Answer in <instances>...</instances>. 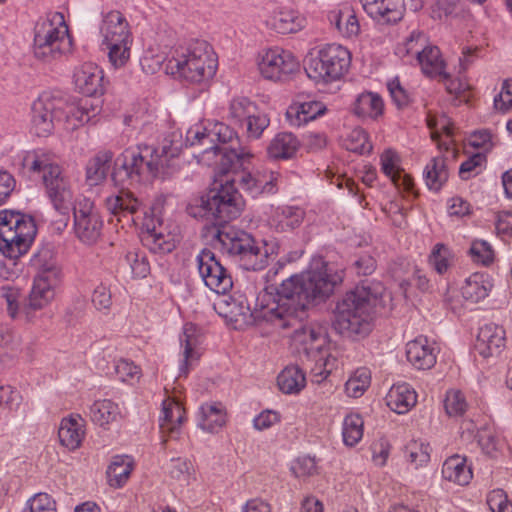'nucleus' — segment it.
<instances>
[{
	"label": "nucleus",
	"instance_id": "1",
	"mask_svg": "<svg viewBox=\"0 0 512 512\" xmlns=\"http://www.w3.org/2000/svg\"><path fill=\"white\" fill-rule=\"evenodd\" d=\"M341 282L342 276L323 258H314L307 271L283 280L275 292L260 293L253 310L243 301H233L229 304L230 313L236 319L250 315L256 322L265 321L280 329L293 328V341L303 347L302 365L310 371L312 381L320 383L330 374L335 359L330 358L323 329L304 325L302 321L308 306L326 301Z\"/></svg>",
	"mask_w": 512,
	"mask_h": 512
},
{
	"label": "nucleus",
	"instance_id": "2",
	"mask_svg": "<svg viewBox=\"0 0 512 512\" xmlns=\"http://www.w3.org/2000/svg\"><path fill=\"white\" fill-rule=\"evenodd\" d=\"M182 135L171 132L163 141L161 150L144 145L124 150L114 161L111 179L121 191L106 199L107 210L119 217L133 215L139 208V201L126 189L128 186L148 182L164 176L173 167V160L182 150Z\"/></svg>",
	"mask_w": 512,
	"mask_h": 512
},
{
	"label": "nucleus",
	"instance_id": "3",
	"mask_svg": "<svg viewBox=\"0 0 512 512\" xmlns=\"http://www.w3.org/2000/svg\"><path fill=\"white\" fill-rule=\"evenodd\" d=\"M384 286L378 281L364 280L345 293L336 303L333 328L339 334L367 336L378 307L383 306Z\"/></svg>",
	"mask_w": 512,
	"mask_h": 512
},
{
	"label": "nucleus",
	"instance_id": "4",
	"mask_svg": "<svg viewBox=\"0 0 512 512\" xmlns=\"http://www.w3.org/2000/svg\"><path fill=\"white\" fill-rule=\"evenodd\" d=\"M30 266L35 272L33 285L21 306L22 314L28 320L50 304L55 297V289L63 277L62 269L50 245L42 246L33 254Z\"/></svg>",
	"mask_w": 512,
	"mask_h": 512
},
{
	"label": "nucleus",
	"instance_id": "5",
	"mask_svg": "<svg viewBox=\"0 0 512 512\" xmlns=\"http://www.w3.org/2000/svg\"><path fill=\"white\" fill-rule=\"evenodd\" d=\"M22 166L33 172H42L45 194L55 211L66 215L73 208L76 200L71 181L49 154L40 151L27 152L22 159Z\"/></svg>",
	"mask_w": 512,
	"mask_h": 512
},
{
	"label": "nucleus",
	"instance_id": "6",
	"mask_svg": "<svg viewBox=\"0 0 512 512\" xmlns=\"http://www.w3.org/2000/svg\"><path fill=\"white\" fill-rule=\"evenodd\" d=\"M243 200L238 190L231 183L221 184L219 188L211 189L207 194L193 199L186 207L187 213L196 219L214 221L211 230L221 227L236 219L243 208Z\"/></svg>",
	"mask_w": 512,
	"mask_h": 512
},
{
	"label": "nucleus",
	"instance_id": "7",
	"mask_svg": "<svg viewBox=\"0 0 512 512\" xmlns=\"http://www.w3.org/2000/svg\"><path fill=\"white\" fill-rule=\"evenodd\" d=\"M220 249L245 270H262L268 265V252L248 232L224 224L214 229Z\"/></svg>",
	"mask_w": 512,
	"mask_h": 512
},
{
	"label": "nucleus",
	"instance_id": "8",
	"mask_svg": "<svg viewBox=\"0 0 512 512\" xmlns=\"http://www.w3.org/2000/svg\"><path fill=\"white\" fill-rule=\"evenodd\" d=\"M216 67L214 53L205 41H196L186 48L176 49L166 64L167 71L172 75L191 83L212 78Z\"/></svg>",
	"mask_w": 512,
	"mask_h": 512
},
{
	"label": "nucleus",
	"instance_id": "9",
	"mask_svg": "<svg viewBox=\"0 0 512 512\" xmlns=\"http://www.w3.org/2000/svg\"><path fill=\"white\" fill-rule=\"evenodd\" d=\"M72 39L62 13L39 20L34 28V56L45 63L60 59L71 51Z\"/></svg>",
	"mask_w": 512,
	"mask_h": 512
},
{
	"label": "nucleus",
	"instance_id": "10",
	"mask_svg": "<svg viewBox=\"0 0 512 512\" xmlns=\"http://www.w3.org/2000/svg\"><path fill=\"white\" fill-rule=\"evenodd\" d=\"M37 234L32 216L15 210L0 211V252L18 259L30 249Z\"/></svg>",
	"mask_w": 512,
	"mask_h": 512
},
{
	"label": "nucleus",
	"instance_id": "11",
	"mask_svg": "<svg viewBox=\"0 0 512 512\" xmlns=\"http://www.w3.org/2000/svg\"><path fill=\"white\" fill-rule=\"evenodd\" d=\"M185 143L186 146L202 148L203 155L212 154L215 169L220 174H228L229 171L243 167L250 157V152L241 147L213 145L211 122L191 126L186 132Z\"/></svg>",
	"mask_w": 512,
	"mask_h": 512
},
{
	"label": "nucleus",
	"instance_id": "12",
	"mask_svg": "<svg viewBox=\"0 0 512 512\" xmlns=\"http://www.w3.org/2000/svg\"><path fill=\"white\" fill-rule=\"evenodd\" d=\"M351 62L349 51L341 45L328 44L310 53L304 60L307 76L319 83H330L338 80L348 70Z\"/></svg>",
	"mask_w": 512,
	"mask_h": 512
},
{
	"label": "nucleus",
	"instance_id": "13",
	"mask_svg": "<svg viewBox=\"0 0 512 512\" xmlns=\"http://www.w3.org/2000/svg\"><path fill=\"white\" fill-rule=\"evenodd\" d=\"M102 36L101 47L108 51V58L115 68L123 67L130 58L132 43L129 25L124 15L119 11L108 12L100 27Z\"/></svg>",
	"mask_w": 512,
	"mask_h": 512
},
{
	"label": "nucleus",
	"instance_id": "14",
	"mask_svg": "<svg viewBox=\"0 0 512 512\" xmlns=\"http://www.w3.org/2000/svg\"><path fill=\"white\" fill-rule=\"evenodd\" d=\"M65 98L60 92H43L31 107V132L38 137L50 135L54 122L61 121Z\"/></svg>",
	"mask_w": 512,
	"mask_h": 512
},
{
	"label": "nucleus",
	"instance_id": "15",
	"mask_svg": "<svg viewBox=\"0 0 512 512\" xmlns=\"http://www.w3.org/2000/svg\"><path fill=\"white\" fill-rule=\"evenodd\" d=\"M72 211L77 239L86 245L95 244L101 237L103 220L94 203L85 197L76 199Z\"/></svg>",
	"mask_w": 512,
	"mask_h": 512
},
{
	"label": "nucleus",
	"instance_id": "16",
	"mask_svg": "<svg viewBox=\"0 0 512 512\" xmlns=\"http://www.w3.org/2000/svg\"><path fill=\"white\" fill-rule=\"evenodd\" d=\"M198 271L205 285L217 294H226L233 286L228 270L209 249H203L197 256Z\"/></svg>",
	"mask_w": 512,
	"mask_h": 512
},
{
	"label": "nucleus",
	"instance_id": "17",
	"mask_svg": "<svg viewBox=\"0 0 512 512\" xmlns=\"http://www.w3.org/2000/svg\"><path fill=\"white\" fill-rule=\"evenodd\" d=\"M261 75L272 81H283L299 69V62L287 51L268 50L258 63Z\"/></svg>",
	"mask_w": 512,
	"mask_h": 512
},
{
	"label": "nucleus",
	"instance_id": "18",
	"mask_svg": "<svg viewBox=\"0 0 512 512\" xmlns=\"http://www.w3.org/2000/svg\"><path fill=\"white\" fill-rule=\"evenodd\" d=\"M100 110L99 101L95 102L86 98L80 99L78 102L69 103L65 99L61 120H65L70 125L69 128L75 129L92 121L100 113Z\"/></svg>",
	"mask_w": 512,
	"mask_h": 512
},
{
	"label": "nucleus",
	"instance_id": "19",
	"mask_svg": "<svg viewBox=\"0 0 512 512\" xmlns=\"http://www.w3.org/2000/svg\"><path fill=\"white\" fill-rule=\"evenodd\" d=\"M158 226L154 218L146 219V232L142 236V241L153 253H169L176 247V236L171 232H166L163 223L157 219Z\"/></svg>",
	"mask_w": 512,
	"mask_h": 512
},
{
	"label": "nucleus",
	"instance_id": "20",
	"mask_svg": "<svg viewBox=\"0 0 512 512\" xmlns=\"http://www.w3.org/2000/svg\"><path fill=\"white\" fill-rule=\"evenodd\" d=\"M360 2L365 12L379 23H396L403 17L402 0H360Z\"/></svg>",
	"mask_w": 512,
	"mask_h": 512
},
{
	"label": "nucleus",
	"instance_id": "21",
	"mask_svg": "<svg viewBox=\"0 0 512 512\" xmlns=\"http://www.w3.org/2000/svg\"><path fill=\"white\" fill-rule=\"evenodd\" d=\"M360 2L365 12L379 23H396L403 17L402 0H360Z\"/></svg>",
	"mask_w": 512,
	"mask_h": 512
},
{
	"label": "nucleus",
	"instance_id": "22",
	"mask_svg": "<svg viewBox=\"0 0 512 512\" xmlns=\"http://www.w3.org/2000/svg\"><path fill=\"white\" fill-rule=\"evenodd\" d=\"M505 346V330L503 327L489 323L479 329L475 349L485 358L497 356Z\"/></svg>",
	"mask_w": 512,
	"mask_h": 512
},
{
	"label": "nucleus",
	"instance_id": "23",
	"mask_svg": "<svg viewBox=\"0 0 512 512\" xmlns=\"http://www.w3.org/2000/svg\"><path fill=\"white\" fill-rule=\"evenodd\" d=\"M103 79V71L94 63H84L74 73L76 88L88 97L103 94Z\"/></svg>",
	"mask_w": 512,
	"mask_h": 512
},
{
	"label": "nucleus",
	"instance_id": "24",
	"mask_svg": "<svg viewBox=\"0 0 512 512\" xmlns=\"http://www.w3.org/2000/svg\"><path fill=\"white\" fill-rule=\"evenodd\" d=\"M407 360L417 369H430L436 363L435 347L420 336L406 345Z\"/></svg>",
	"mask_w": 512,
	"mask_h": 512
},
{
	"label": "nucleus",
	"instance_id": "25",
	"mask_svg": "<svg viewBox=\"0 0 512 512\" xmlns=\"http://www.w3.org/2000/svg\"><path fill=\"white\" fill-rule=\"evenodd\" d=\"M386 404L398 414L407 413L417 402V394L407 383L393 385L386 395Z\"/></svg>",
	"mask_w": 512,
	"mask_h": 512
},
{
	"label": "nucleus",
	"instance_id": "26",
	"mask_svg": "<svg viewBox=\"0 0 512 512\" xmlns=\"http://www.w3.org/2000/svg\"><path fill=\"white\" fill-rule=\"evenodd\" d=\"M84 420L80 415H71L61 421L58 437L61 444L70 450L78 448L84 437Z\"/></svg>",
	"mask_w": 512,
	"mask_h": 512
},
{
	"label": "nucleus",
	"instance_id": "27",
	"mask_svg": "<svg viewBox=\"0 0 512 512\" xmlns=\"http://www.w3.org/2000/svg\"><path fill=\"white\" fill-rule=\"evenodd\" d=\"M416 60L425 75L441 79L449 78V74L445 72V62L437 46H426L422 52H417Z\"/></svg>",
	"mask_w": 512,
	"mask_h": 512
},
{
	"label": "nucleus",
	"instance_id": "28",
	"mask_svg": "<svg viewBox=\"0 0 512 512\" xmlns=\"http://www.w3.org/2000/svg\"><path fill=\"white\" fill-rule=\"evenodd\" d=\"M180 344L183 349V360L179 366V376H187L189 367L200 357L196 349L199 340L195 336L194 328L191 324L185 325L183 334L180 336Z\"/></svg>",
	"mask_w": 512,
	"mask_h": 512
},
{
	"label": "nucleus",
	"instance_id": "29",
	"mask_svg": "<svg viewBox=\"0 0 512 512\" xmlns=\"http://www.w3.org/2000/svg\"><path fill=\"white\" fill-rule=\"evenodd\" d=\"M326 106L320 101H307L297 107H290L287 111V118L292 125L300 126L308 121L316 119L325 113Z\"/></svg>",
	"mask_w": 512,
	"mask_h": 512
},
{
	"label": "nucleus",
	"instance_id": "30",
	"mask_svg": "<svg viewBox=\"0 0 512 512\" xmlns=\"http://www.w3.org/2000/svg\"><path fill=\"white\" fill-rule=\"evenodd\" d=\"M491 288L492 284L484 274L474 273L465 280L461 293L466 300L477 303L488 296Z\"/></svg>",
	"mask_w": 512,
	"mask_h": 512
},
{
	"label": "nucleus",
	"instance_id": "31",
	"mask_svg": "<svg viewBox=\"0 0 512 512\" xmlns=\"http://www.w3.org/2000/svg\"><path fill=\"white\" fill-rule=\"evenodd\" d=\"M299 148L297 138L288 132L277 134L268 146V155L274 159H289Z\"/></svg>",
	"mask_w": 512,
	"mask_h": 512
},
{
	"label": "nucleus",
	"instance_id": "32",
	"mask_svg": "<svg viewBox=\"0 0 512 512\" xmlns=\"http://www.w3.org/2000/svg\"><path fill=\"white\" fill-rule=\"evenodd\" d=\"M132 470L133 462L129 456H114L107 469L109 485L115 488L122 487L129 479Z\"/></svg>",
	"mask_w": 512,
	"mask_h": 512
},
{
	"label": "nucleus",
	"instance_id": "33",
	"mask_svg": "<svg viewBox=\"0 0 512 512\" xmlns=\"http://www.w3.org/2000/svg\"><path fill=\"white\" fill-rule=\"evenodd\" d=\"M383 109V100L377 93L363 92L357 96L353 111L359 117L376 119L382 115Z\"/></svg>",
	"mask_w": 512,
	"mask_h": 512
},
{
	"label": "nucleus",
	"instance_id": "34",
	"mask_svg": "<svg viewBox=\"0 0 512 512\" xmlns=\"http://www.w3.org/2000/svg\"><path fill=\"white\" fill-rule=\"evenodd\" d=\"M163 416L160 417V429L171 437L178 433V429L184 420L185 411L177 402H163Z\"/></svg>",
	"mask_w": 512,
	"mask_h": 512
},
{
	"label": "nucleus",
	"instance_id": "35",
	"mask_svg": "<svg viewBox=\"0 0 512 512\" xmlns=\"http://www.w3.org/2000/svg\"><path fill=\"white\" fill-rule=\"evenodd\" d=\"M442 475L444 479L466 485L472 478V472L465 464V459L458 455L448 458L442 466Z\"/></svg>",
	"mask_w": 512,
	"mask_h": 512
},
{
	"label": "nucleus",
	"instance_id": "36",
	"mask_svg": "<svg viewBox=\"0 0 512 512\" xmlns=\"http://www.w3.org/2000/svg\"><path fill=\"white\" fill-rule=\"evenodd\" d=\"M112 158V152L105 151L89 160L86 166V180L90 186L98 185L106 178Z\"/></svg>",
	"mask_w": 512,
	"mask_h": 512
},
{
	"label": "nucleus",
	"instance_id": "37",
	"mask_svg": "<svg viewBox=\"0 0 512 512\" xmlns=\"http://www.w3.org/2000/svg\"><path fill=\"white\" fill-rule=\"evenodd\" d=\"M424 180L430 190L438 191L448 180V170L443 157H434L426 165Z\"/></svg>",
	"mask_w": 512,
	"mask_h": 512
},
{
	"label": "nucleus",
	"instance_id": "38",
	"mask_svg": "<svg viewBox=\"0 0 512 512\" xmlns=\"http://www.w3.org/2000/svg\"><path fill=\"white\" fill-rule=\"evenodd\" d=\"M305 383V374L298 366L286 367L277 377L279 389L285 394L298 393Z\"/></svg>",
	"mask_w": 512,
	"mask_h": 512
},
{
	"label": "nucleus",
	"instance_id": "39",
	"mask_svg": "<svg viewBox=\"0 0 512 512\" xmlns=\"http://www.w3.org/2000/svg\"><path fill=\"white\" fill-rule=\"evenodd\" d=\"M225 423V414L217 404H203L200 407L198 426L207 432H217Z\"/></svg>",
	"mask_w": 512,
	"mask_h": 512
},
{
	"label": "nucleus",
	"instance_id": "40",
	"mask_svg": "<svg viewBox=\"0 0 512 512\" xmlns=\"http://www.w3.org/2000/svg\"><path fill=\"white\" fill-rule=\"evenodd\" d=\"M119 416V407L111 400H98L95 401L90 407V418L92 422L101 427L116 421Z\"/></svg>",
	"mask_w": 512,
	"mask_h": 512
},
{
	"label": "nucleus",
	"instance_id": "41",
	"mask_svg": "<svg viewBox=\"0 0 512 512\" xmlns=\"http://www.w3.org/2000/svg\"><path fill=\"white\" fill-rule=\"evenodd\" d=\"M331 24L335 25L337 30L346 37L356 36L360 30L358 20L350 8H344L339 11H332L329 14Z\"/></svg>",
	"mask_w": 512,
	"mask_h": 512
},
{
	"label": "nucleus",
	"instance_id": "42",
	"mask_svg": "<svg viewBox=\"0 0 512 512\" xmlns=\"http://www.w3.org/2000/svg\"><path fill=\"white\" fill-rule=\"evenodd\" d=\"M257 112V105L246 97L234 98L229 105L228 120L232 125L243 127L252 113Z\"/></svg>",
	"mask_w": 512,
	"mask_h": 512
},
{
	"label": "nucleus",
	"instance_id": "43",
	"mask_svg": "<svg viewBox=\"0 0 512 512\" xmlns=\"http://www.w3.org/2000/svg\"><path fill=\"white\" fill-rule=\"evenodd\" d=\"M305 19L294 11H280L274 17V27L279 33H296L304 27Z\"/></svg>",
	"mask_w": 512,
	"mask_h": 512
},
{
	"label": "nucleus",
	"instance_id": "44",
	"mask_svg": "<svg viewBox=\"0 0 512 512\" xmlns=\"http://www.w3.org/2000/svg\"><path fill=\"white\" fill-rule=\"evenodd\" d=\"M343 441L347 446L356 445L363 436V420L359 415L345 417L342 429Z\"/></svg>",
	"mask_w": 512,
	"mask_h": 512
},
{
	"label": "nucleus",
	"instance_id": "45",
	"mask_svg": "<svg viewBox=\"0 0 512 512\" xmlns=\"http://www.w3.org/2000/svg\"><path fill=\"white\" fill-rule=\"evenodd\" d=\"M426 37L422 32L413 31L403 44L396 48L399 57L412 56L417 59V52H422L426 47Z\"/></svg>",
	"mask_w": 512,
	"mask_h": 512
},
{
	"label": "nucleus",
	"instance_id": "46",
	"mask_svg": "<svg viewBox=\"0 0 512 512\" xmlns=\"http://www.w3.org/2000/svg\"><path fill=\"white\" fill-rule=\"evenodd\" d=\"M279 231L294 230L299 227L304 219V211L299 207H284L277 214Z\"/></svg>",
	"mask_w": 512,
	"mask_h": 512
},
{
	"label": "nucleus",
	"instance_id": "47",
	"mask_svg": "<svg viewBox=\"0 0 512 512\" xmlns=\"http://www.w3.org/2000/svg\"><path fill=\"white\" fill-rule=\"evenodd\" d=\"M344 146L348 151L361 155L369 154L372 151L367 133L362 129H354L345 139Z\"/></svg>",
	"mask_w": 512,
	"mask_h": 512
},
{
	"label": "nucleus",
	"instance_id": "48",
	"mask_svg": "<svg viewBox=\"0 0 512 512\" xmlns=\"http://www.w3.org/2000/svg\"><path fill=\"white\" fill-rule=\"evenodd\" d=\"M0 298L5 300L7 312L11 318H16L21 311L22 303L20 299V289L11 285L0 287Z\"/></svg>",
	"mask_w": 512,
	"mask_h": 512
},
{
	"label": "nucleus",
	"instance_id": "49",
	"mask_svg": "<svg viewBox=\"0 0 512 512\" xmlns=\"http://www.w3.org/2000/svg\"><path fill=\"white\" fill-rule=\"evenodd\" d=\"M429 263L438 274H444L450 266V251L442 243L434 246L430 256Z\"/></svg>",
	"mask_w": 512,
	"mask_h": 512
},
{
	"label": "nucleus",
	"instance_id": "50",
	"mask_svg": "<svg viewBox=\"0 0 512 512\" xmlns=\"http://www.w3.org/2000/svg\"><path fill=\"white\" fill-rule=\"evenodd\" d=\"M246 132L249 138L258 139L263 131L269 126L270 119L268 116L257 108L256 113H252L251 117L246 121Z\"/></svg>",
	"mask_w": 512,
	"mask_h": 512
},
{
	"label": "nucleus",
	"instance_id": "51",
	"mask_svg": "<svg viewBox=\"0 0 512 512\" xmlns=\"http://www.w3.org/2000/svg\"><path fill=\"white\" fill-rule=\"evenodd\" d=\"M444 407L450 416H460L467 408V403L461 391L452 390L446 395Z\"/></svg>",
	"mask_w": 512,
	"mask_h": 512
},
{
	"label": "nucleus",
	"instance_id": "52",
	"mask_svg": "<svg viewBox=\"0 0 512 512\" xmlns=\"http://www.w3.org/2000/svg\"><path fill=\"white\" fill-rule=\"evenodd\" d=\"M25 512H56V502L47 493H38L29 502Z\"/></svg>",
	"mask_w": 512,
	"mask_h": 512
},
{
	"label": "nucleus",
	"instance_id": "53",
	"mask_svg": "<svg viewBox=\"0 0 512 512\" xmlns=\"http://www.w3.org/2000/svg\"><path fill=\"white\" fill-rule=\"evenodd\" d=\"M129 264L132 274L138 278H144L149 273L150 267L146 258L135 252H129L125 257Z\"/></svg>",
	"mask_w": 512,
	"mask_h": 512
},
{
	"label": "nucleus",
	"instance_id": "54",
	"mask_svg": "<svg viewBox=\"0 0 512 512\" xmlns=\"http://www.w3.org/2000/svg\"><path fill=\"white\" fill-rule=\"evenodd\" d=\"M430 445L426 443H414L409 446V460L416 468L423 466L430 460Z\"/></svg>",
	"mask_w": 512,
	"mask_h": 512
},
{
	"label": "nucleus",
	"instance_id": "55",
	"mask_svg": "<svg viewBox=\"0 0 512 512\" xmlns=\"http://www.w3.org/2000/svg\"><path fill=\"white\" fill-rule=\"evenodd\" d=\"M211 137L213 139V145H217V142L227 144L233 141L236 137V133L228 125L215 122L211 123Z\"/></svg>",
	"mask_w": 512,
	"mask_h": 512
},
{
	"label": "nucleus",
	"instance_id": "56",
	"mask_svg": "<svg viewBox=\"0 0 512 512\" xmlns=\"http://www.w3.org/2000/svg\"><path fill=\"white\" fill-rule=\"evenodd\" d=\"M470 254L477 262L488 265L493 261V250L485 241H475L470 248Z\"/></svg>",
	"mask_w": 512,
	"mask_h": 512
},
{
	"label": "nucleus",
	"instance_id": "57",
	"mask_svg": "<svg viewBox=\"0 0 512 512\" xmlns=\"http://www.w3.org/2000/svg\"><path fill=\"white\" fill-rule=\"evenodd\" d=\"M398 155L391 149L385 150L381 155V169L391 180L401 172L397 168Z\"/></svg>",
	"mask_w": 512,
	"mask_h": 512
},
{
	"label": "nucleus",
	"instance_id": "58",
	"mask_svg": "<svg viewBox=\"0 0 512 512\" xmlns=\"http://www.w3.org/2000/svg\"><path fill=\"white\" fill-rule=\"evenodd\" d=\"M92 303L99 311H109L112 306L110 290L104 285L96 287L92 295Z\"/></svg>",
	"mask_w": 512,
	"mask_h": 512
},
{
	"label": "nucleus",
	"instance_id": "59",
	"mask_svg": "<svg viewBox=\"0 0 512 512\" xmlns=\"http://www.w3.org/2000/svg\"><path fill=\"white\" fill-rule=\"evenodd\" d=\"M18 349L15 337L8 329H0V359L12 357Z\"/></svg>",
	"mask_w": 512,
	"mask_h": 512
},
{
	"label": "nucleus",
	"instance_id": "60",
	"mask_svg": "<svg viewBox=\"0 0 512 512\" xmlns=\"http://www.w3.org/2000/svg\"><path fill=\"white\" fill-rule=\"evenodd\" d=\"M291 469L296 477H307L316 472V463L310 456H303L295 461Z\"/></svg>",
	"mask_w": 512,
	"mask_h": 512
},
{
	"label": "nucleus",
	"instance_id": "61",
	"mask_svg": "<svg viewBox=\"0 0 512 512\" xmlns=\"http://www.w3.org/2000/svg\"><path fill=\"white\" fill-rule=\"evenodd\" d=\"M115 373L118 378L125 382L138 376L140 370L133 362L126 359H120L115 363Z\"/></svg>",
	"mask_w": 512,
	"mask_h": 512
},
{
	"label": "nucleus",
	"instance_id": "62",
	"mask_svg": "<svg viewBox=\"0 0 512 512\" xmlns=\"http://www.w3.org/2000/svg\"><path fill=\"white\" fill-rule=\"evenodd\" d=\"M376 261L369 254H361L353 262V268L357 275L368 276L376 270Z\"/></svg>",
	"mask_w": 512,
	"mask_h": 512
},
{
	"label": "nucleus",
	"instance_id": "63",
	"mask_svg": "<svg viewBox=\"0 0 512 512\" xmlns=\"http://www.w3.org/2000/svg\"><path fill=\"white\" fill-rule=\"evenodd\" d=\"M485 161V156L481 153H476L464 161L459 168V176L463 180H468L473 175V172L482 165Z\"/></svg>",
	"mask_w": 512,
	"mask_h": 512
},
{
	"label": "nucleus",
	"instance_id": "64",
	"mask_svg": "<svg viewBox=\"0 0 512 512\" xmlns=\"http://www.w3.org/2000/svg\"><path fill=\"white\" fill-rule=\"evenodd\" d=\"M494 106L501 111L512 107V82H503L500 93L494 98Z\"/></svg>",
	"mask_w": 512,
	"mask_h": 512
}]
</instances>
